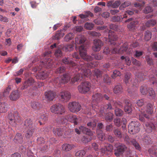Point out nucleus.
<instances>
[{"mask_svg": "<svg viewBox=\"0 0 157 157\" xmlns=\"http://www.w3.org/2000/svg\"><path fill=\"white\" fill-rule=\"evenodd\" d=\"M123 91V88L121 85L115 86L113 89V92L115 94L121 93Z\"/></svg>", "mask_w": 157, "mask_h": 157, "instance_id": "58836bf2", "label": "nucleus"}, {"mask_svg": "<svg viewBox=\"0 0 157 157\" xmlns=\"http://www.w3.org/2000/svg\"><path fill=\"white\" fill-rule=\"evenodd\" d=\"M55 96V93L54 92L52 91H46L44 94L45 98L49 101H52L54 99Z\"/></svg>", "mask_w": 157, "mask_h": 157, "instance_id": "4be33fe9", "label": "nucleus"}, {"mask_svg": "<svg viewBox=\"0 0 157 157\" xmlns=\"http://www.w3.org/2000/svg\"><path fill=\"white\" fill-rule=\"evenodd\" d=\"M48 76V74L47 73V71H45L39 72L36 76V77L37 78L44 80Z\"/></svg>", "mask_w": 157, "mask_h": 157, "instance_id": "473e14b6", "label": "nucleus"}, {"mask_svg": "<svg viewBox=\"0 0 157 157\" xmlns=\"http://www.w3.org/2000/svg\"><path fill=\"white\" fill-rule=\"evenodd\" d=\"M113 132L114 135L119 138H121L122 137V135L121 129L119 128H114L113 129Z\"/></svg>", "mask_w": 157, "mask_h": 157, "instance_id": "e433bc0d", "label": "nucleus"}, {"mask_svg": "<svg viewBox=\"0 0 157 157\" xmlns=\"http://www.w3.org/2000/svg\"><path fill=\"white\" fill-rule=\"evenodd\" d=\"M87 125L90 128H91L92 129H94L96 127V123L94 120H92L91 121L88 122L87 124Z\"/></svg>", "mask_w": 157, "mask_h": 157, "instance_id": "09e8293b", "label": "nucleus"}, {"mask_svg": "<svg viewBox=\"0 0 157 157\" xmlns=\"http://www.w3.org/2000/svg\"><path fill=\"white\" fill-rule=\"evenodd\" d=\"M92 138L89 136H84L81 138V141L83 143L86 144L91 141Z\"/></svg>", "mask_w": 157, "mask_h": 157, "instance_id": "603ef678", "label": "nucleus"}, {"mask_svg": "<svg viewBox=\"0 0 157 157\" xmlns=\"http://www.w3.org/2000/svg\"><path fill=\"white\" fill-rule=\"evenodd\" d=\"M15 140L20 143H22L23 141L22 136L21 133H17L15 137Z\"/></svg>", "mask_w": 157, "mask_h": 157, "instance_id": "3c124183", "label": "nucleus"}, {"mask_svg": "<svg viewBox=\"0 0 157 157\" xmlns=\"http://www.w3.org/2000/svg\"><path fill=\"white\" fill-rule=\"evenodd\" d=\"M86 151L84 150H80L77 151L75 154L76 157H83L86 154Z\"/></svg>", "mask_w": 157, "mask_h": 157, "instance_id": "6e6d98bb", "label": "nucleus"}, {"mask_svg": "<svg viewBox=\"0 0 157 157\" xmlns=\"http://www.w3.org/2000/svg\"><path fill=\"white\" fill-rule=\"evenodd\" d=\"M128 49L127 44H124L121 48L119 46H115L112 50L113 53H122L127 52Z\"/></svg>", "mask_w": 157, "mask_h": 157, "instance_id": "9b49d317", "label": "nucleus"}, {"mask_svg": "<svg viewBox=\"0 0 157 157\" xmlns=\"http://www.w3.org/2000/svg\"><path fill=\"white\" fill-rule=\"evenodd\" d=\"M102 72L99 69H96L94 71V75L97 78H101L102 76Z\"/></svg>", "mask_w": 157, "mask_h": 157, "instance_id": "4d7b16f0", "label": "nucleus"}, {"mask_svg": "<svg viewBox=\"0 0 157 157\" xmlns=\"http://www.w3.org/2000/svg\"><path fill=\"white\" fill-rule=\"evenodd\" d=\"M103 45V42L101 40L99 39L94 40L92 47V49L94 52H99L101 50V47Z\"/></svg>", "mask_w": 157, "mask_h": 157, "instance_id": "f8f14e48", "label": "nucleus"}, {"mask_svg": "<svg viewBox=\"0 0 157 157\" xmlns=\"http://www.w3.org/2000/svg\"><path fill=\"white\" fill-rule=\"evenodd\" d=\"M91 87V84L89 82L85 81L78 86V90L81 93L86 94L90 91Z\"/></svg>", "mask_w": 157, "mask_h": 157, "instance_id": "20e7f679", "label": "nucleus"}, {"mask_svg": "<svg viewBox=\"0 0 157 157\" xmlns=\"http://www.w3.org/2000/svg\"><path fill=\"white\" fill-rule=\"evenodd\" d=\"M70 78L71 77L69 75L66 74L60 77H57L55 78L54 81L55 84H57V83L58 84L65 83L69 81Z\"/></svg>", "mask_w": 157, "mask_h": 157, "instance_id": "1a4fd4ad", "label": "nucleus"}, {"mask_svg": "<svg viewBox=\"0 0 157 157\" xmlns=\"http://www.w3.org/2000/svg\"><path fill=\"white\" fill-rule=\"evenodd\" d=\"M8 105L5 102H0V113H5L7 111Z\"/></svg>", "mask_w": 157, "mask_h": 157, "instance_id": "cd10ccee", "label": "nucleus"}, {"mask_svg": "<svg viewBox=\"0 0 157 157\" xmlns=\"http://www.w3.org/2000/svg\"><path fill=\"white\" fill-rule=\"evenodd\" d=\"M156 23V22L155 20L154 19H150L147 21L145 23V25L146 27H150L151 26H154L155 25Z\"/></svg>", "mask_w": 157, "mask_h": 157, "instance_id": "a19ab883", "label": "nucleus"}, {"mask_svg": "<svg viewBox=\"0 0 157 157\" xmlns=\"http://www.w3.org/2000/svg\"><path fill=\"white\" fill-rule=\"evenodd\" d=\"M42 63L44 66L50 68L52 66L53 62L50 58H48L45 59L44 62L42 61Z\"/></svg>", "mask_w": 157, "mask_h": 157, "instance_id": "c756f323", "label": "nucleus"}, {"mask_svg": "<svg viewBox=\"0 0 157 157\" xmlns=\"http://www.w3.org/2000/svg\"><path fill=\"white\" fill-rule=\"evenodd\" d=\"M123 111L120 109L116 108L115 109V113L117 116H121L123 114Z\"/></svg>", "mask_w": 157, "mask_h": 157, "instance_id": "052dcab7", "label": "nucleus"}, {"mask_svg": "<svg viewBox=\"0 0 157 157\" xmlns=\"http://www.w3.org/2000/svg\"><path fill=\"white\" fill-rule=\"evenodd\" d=\"M54 55L57 58H59V57L62 56L63 53L61 50H60V49H57L55 51L54 53Z\"/></svg>", "mask_w": 157, "mask_h": 157, "instance_id": "680f3d73", "label": "nucleus"}, {"mask_svg": "<svg viewBox=\"0 0 157 157\" xmlns=\"http://www.w3.org/2000/svg\"><path fill=\"white\" fill-rule=\"evenodd\" d=\"M151 37V33L149 30L146 31L144 33V40L146 41H149Z\"/></svg>", "mask_w": 157, "mask_h": 157, "instance_id": "de8ad7c7", "label": "nucleus"}, {"mask_svg": "<svg viewBox=\"0 0 157 157\" xmlns=\"http://www.w3.org/2000/svg\"><path fill=\"white\" fill-rule=\"evenodd\" d=\"M125 106L124 107V110L125 112L129 113L131 112L132 111V105L130 102V101L126 99L124 101Z\"/></svg>", "mask_w": 157, "mask_h": 157, "instance_id": "412c9836", "label": "nucleus"}, {"mask_svg": "<svg viewBox=\"0 0 157 157\" xmlns=\"http://www.w3.org/2000/svg\"><path fill=\"white\" fill-rule=\"evenodd\" d=\"M146 131L148 132H152L153 129H155V127L153 124L152 123H146L145 127Z\"/></svg>", "mask_w": 157, "mask_h": 157, "instance_id": "2f4dec72", "label": "nucleus"}, {"mask_svg": "<svg viewBox=\"0 0 157 157\" xmlns=\"http://www.w3.org/2000/svg\"><path fill=\"white\" fill-rule=\"evenodd\" d=\"M143 141L144 144L146 145L150 144L152 142L151 138L148 136H144L143 138Z\"/></svg>", "mask_w": 157, "mask_h": 157, "instance_id": "49530a36", "label": "nucleus"}, {"mask_svg": "<svg viewBox=\"0 0 157 157\" xmlns=\"http://www.w3.org/2000/svg\"><path fill=\"white\" fill-rule=\"evenodd\" d=\"M8 118L10 120V124L13 126H15L17 123L20 122L21 120V118L17 111H15L13 113H9Z\"/></svg>", "mask_w": 157, "mask_h": 157, "instance_id": "7ed1b4c3", "label": "nucleus"}, {"mask_svg": "<svg viewBox=\"0 0 157 157\" xmlns=\"http://www.w3.org/2000/svg\"><path fill=\"white\" fill-rule=\"evenodd\" d=\"M117 36L115 35V34L114 31L109 30V41H116L117 39Z\"/></svg>", "mask_w": 157, "mask_h": 157, "instance_id": "72a5a7b5", "label": "nucleus"}, {"mask_svg": "<svg viewBox=\"0 0 157 157\" xmlns=\"http://www.w3.org/2000/svg\"><path fill=\"white\" fill-rule=\"evenodd\" d=\"M148 95L149 96V98L151 99H155L156 97L155 94L152 88H149L148 90Z\"/></svg>", "mask_w": 157, "mask_h": 157, "instance_id": "4c0bfd02", "label": "nucleus"}, {"mask_svg": "<svg viewBox=\"0 0 157 157\" xmlns=\"http://www.w3.org/2000/svg\"><path fill=\"white\" fill-rule=\"evenodd\" d=\"M66 68L63 67H59L56 70L55 72L56 73H62L65 72Z\"/></svg>", "mask_w": 157, "mask_h": 157, "instance_id": "0e129e2a", "label": "nucleus"}, {"mask_svg": "<svg viewBox=\"0 0 157 157\" xmlns=\"http://www.w3.org/2000/svg\"><path fill=\"white\" fill-rule=\"evenodd\" d=\"M79 129L83 133L88 135L90 136H93V132H91L90 129H88L86 127L80 126L79 127Z\"/></svg>", "mask_w": 157, "mask_h": 157, "instance_id": "b1692460", "label": "nucleus"}, {"mask_svg": "<svg viewBox=\"0 0 157 157\" xmlns=\"http://www.w3.org/2000/svg\"><path fill=\"white\" fill-rule=\"evenodd\" d=\"M62 62L65 64H69L71 66H74L76 65V64L74 63L69 58H66L65 57L62 59Z\"/></svg>", "mask_w": 157, "mask_h": 157, "instance_id": "f704fd0d", "label": "nucleus"}, {"mask_svg": "<svg viewBox=\"0 0 157 157\" xmlns=\"http://www.w3.org/2000/svg\"><path fill=\"white\" fill-rule=\"evenodd\" d=\"M64 33L62 32V31H58L56 32V33L54 36V39H56L57 40H59L61 38L63 37Z\"/></svg>", "mask_w": 157, "mask_h": 157, "instance_id": "c03bdc74", "label": "nucleus"}, {"mask_svg": "<svg viewBox=\"0 0 157 157\" xmlns=\"http://www.w3.org/2000/svg\"><path fill=\"white\" fill-rule=\"evenodd\" d=\"M73 49V45L69 44L65 45L63 48V50L64 51L67 52L68 51H71Z\"/></svg>", "mask_w": 157, "mask_h": 157, "instance_id": "8fccbe9b", "label": "nucleus"}, {"mask_svg": "<svg viewBox=\"0 0 157 157\" xmlns=\"http://www.w3.org/2000/svg\"><path fill=\"white\" fill-rule=\"evenodd\" d=\"M75 147V145L73 144H65L62 145V149L64 151H68L71 150V149L74 148Z\"/></svg>", "mask_w": 157, "mask_h": 157, "instance_id": "c85d7f7f", "label": "nucleus"}, {"mask_svg": "<svg viewBox=\"0 0 157 157\" xmlns=\"http://www.w3.org/2000/svg\"><path fill=\"white\" fill-rule=\"evenodd\" d=\"M131 21L129 23V24L127 25V27L129 31H133L136 28V25L138 24V21L136 20H133V19L132 18H129L127 20H125V22H127Z\"/></svg>", "mask_w": 157, "mask_h": 157, "instance_id": "4468645a", "label": "nucleus"}, {"mask_svg": "<svg viewBox=\"0 0 157 157\" xmlns=\"http://www.w3.org/2000/svg\"><path fill=\"white\" fill-rule=\"evenodd\" d=\"M103 99V97L101 93H96L93 95V101L96 102H98L101 101Z\"/></svg>", "mask_w": 157, "mask_h": 157, "instance_id": "7c9ffc66", "label": "nucleus"}, {"mask_svg": "<svg viewBox=\"0 0 157 157\" xmlns=\"http://www.w3.org/2000/svg\"><path fill=\"white\" fill-rule=\"evenodd\" d=\"M74 37V33H69L65 35L64 37V41H68L70 40H72Z\"/></svg>", "mask_w": 157, "mask_h": 157, "instance_id": "79ce46f5", "label": "nucleus"}, {"mask_svg": "<svg viewBox=\"0 0 157 157\" xmlns=\"http://www.w3.org/2000/svg\"><path fill=\"white\" fill-rule=\"evenodd\" d=\"M153 106L151 103L147 104L145 108V110L146 112L148 114H151L153 112Z\"/></svg>", "mask_w": 157, "mask_h": 157, "instance_id": "37998d69", "label": "nucleus"}, {"mask_svg": "<svg viewBox=\"0 0 157 157\" xmlns=\"http://www.w3.org/2000/svg\"><path fill=\"white\" fill-rule=\"evenodd\" d=\"M137 118L139 120L142 122H144L145 119H149V115L145 113L144 111L143 110L141 111L139 110L137 111L136 113Z\"/></svg>", "mask_w": 157, "mask_h": 157, "instance_id": "2eb2a0df", "label": "nucleus"}, {"mask_svg": "<svg viewBox=\"0 0 157 157\" xmlns=\"http://www.w3.org/2000/svg\"><path fill=\"white\" fill-rule=\"evenodd\" d=\"M147 91L146 86H141L140 87V92L142 94H147Z\"/></svg>", "mask_w": 157, "mask_h": 157, "instance_id": "774afa93", "label": "nucleus"}, {"mask_svg": "<svg viewBox=\"0 0 157 157\" xmlns=\"http://www.w3.org/2000/svg\"><path fill=\"white\" fill-rule=\"evenodd\" d=\"M66 120L71 122L73 123L74 124H77L80 123L81 119L80 117H77L76 115L72 114L68 115L66 116L65 117Z\"/></svg>", "mask_w": 157, "mask_h": 157, "instance_id": "ddd939ff", "label": "nucleus"}, {"mask_svg": "<svg viewBox=\"0 0 157 157\" xmlns=\"http://www.w3.org/2000/svg\"><path fill=\"white\" fill-rule=\"evenodd\" d=\"M97 137L101 141H103L105 139V133L101 131L98 132Z\"/></svg>", "mask_w": 157, "mask_h": 157, "instance_id": "5fc2aeb1", "label": "nucleus"}, {"mask_svg": "<svg viewBox=\"0 0 157 157\" xmlns=\"http://www.w3.org/2000/svg\"><path fill=\"white\" fill-rule=\"evenodd\" d=\"M113 114L112 113L109 112L106 113L105 115V118L107 121H112L113 118Z\"/></svg>", "mask_w": 157, "mask_h": 157, "instance_id": "ea45409f", "label": "nucleus"}, {"mask_svg": "<svg viewBox=\"0 0 157 157\" xmlns=\"http://www.w3.org/2000/svg\"><path fill=\"white\" fill-rule=\"evenodd\" d=\"M37 142L40 144H43V145L42 147H41L42 150L45 151L48 149V145L44 144V138L42 137H40L37 139Z\"/></svg>", "mask_w": 157, "mask_h": 157, "instance_id": "a878e982", "label": "nucleus"}, {"mask_svg": "<svg viewBox=\"0 0 157 157\" xmlns=\"http://www.w3.org/2000/svg\"><path fill=\"white\" fill-rule=\"evenodd\" d=\"M110 102L106 105H96V106H94L93 105L92 107L94 111L96 112L97 113H98L100 116H103L107 110L109 111V110L112 109V105H113V106H116L118 104L117 102L113 100H111L110 99Z\"/></svg>", "mask_w": 157, "mask_h": 157, "instance_id": "f03ea898", "label": "nucleus"}, {"mask_svg": "<svg viewBox=\"0 0 157 157\" xmlns=\"http://www.w3.org/2000/svg\"><path fill=\"white\" fill-rule=\"evenodd\" d=\"M150 80L152 84L156 85L157 84V82L156 81V79L155 77V76L154 75H150L149 76Z\"/></svg>", "mask_w": 157, "mask_h": 157, "instance_id": "69168bd1", "label": "nucleus"}, {"mask_svg": "<svg viewBox=\"0 0 157 157\" xmlns=\"http://www.w3.org/2000/svg\"><path fill=\"white\" fill-rule=\"evenodd\" d=\"M120 4V1H116L114 2L109 1L107 3V6H111L112 7L116 8L118 7Z\"/></svg>", "mask_w": 157, "mask_h": 157, "instance_id": "c9c22d12", "label": "nucleus"}, {"mask_svg": "<svg viewBox=\"0 0 157 157\" xmlns=\"http://www.w3.org/2000/svg\"><path fill=\"white\" fill-rule=\"evenodd\" d=\"M116 146H117V149L115 151L114 154L117 156L122 155L125 149H127L126 146L123 144L118 143L116 144Z\"/></svg>", "mask_w": 157, "mask_h": 157, "instance_id": "9d476101", "label": "nucleus"}, {"mask_svg": "<svg viewBox=\"0 0 157 157\" xmlns=\"http://www.w3.org/2000/svg\"><path fill=\"white\" fill-rule=\"evenodd\" d=\"M86 39L84 36L82 35H78L75 39V44H83L85 42Z\"/></svg>", "mask_w": 157, "mask_h": 157, "instance_id": "aec40b11", "label": "nucleus"}, {"mask_svg": "<svg viewBox=\"0 0 157 157\" xmlns=\"http://www.w3.org/2000/svg\"><path fill=\"white\" fill-rule=\"evenodd\" d=\"M65 128V127H57L54 128L53 130V133L56 136H62L64 133Z\"/></svg>", "mask_w": 157, "mask_h": 157, "instance_id": "a211bd4d", "label": "nucleus"}, {"mask_svg": "<svg viewBox=\"0 0 157 157\" xmlns=\"http://www.w3.org/2000/svg\"><path fill=\"white\" fill-rule=\"evenodd\" d=\"M113 149V146L109 144L101 149V152L102 155H108L111 154Z\"/></svg>", "mask_w": 157, "mask_h": 157, "instance_id": "f3484780", "label": "nucleus"}, {"mask_svg": "<svg viewBox=\"0 0 157 157\" xmlns=\"http://www.w3.org/2000/svg\"><path fill=\"white\" fill-rule=\"evenodd\" d=\"M127 16L126 14L124 15L123 17H120L119 16H114L112 18V20L113 22L117 21H121L123 19V18H126Z\"/></svg>", "mask_w": 157, "mask_h": 157, "instance_id": "864d4df0", "label": "nucleus"}, {"mask_svg": "<svg viewBox=\"0 0 157 157\" xmlns=\"http://www.w3.org/2000/svg\"><path fill=\"white\" fill-rule=\"evenodd\" d=\"M140 124L138 121H131L128 125V131L130 133L133 134L139 132Z\"/></svg>", "mask_w": 157, "mask_h": 157, "instance_id": "39448f33", "label": "nucleus"}, {"mask_svg": "<svg viewBox=\"0 0 157 157\" xmlns=\"http://www.w3.org/2000/svg\"><path fill=\"white\" fill-rule=\"evenodd\" d=\"M31 107L34 110H39L42 107L41 103L36 101H32L30 103Z\"/></svg>", "mask_w": 157, "mask_h": 157, "instance_id": "5701e85b", "label": "nucleus"}, {"mask_svg": "<svg viewBox=\"0 0 157 157\" xmlns=\"http://www.w3.org/2000/svg\"><path fill=\"white\" fill-rule=\"evenodd\" d=\"M131 78V73L130 72H127L124 76V82L126 84H127L129 83Z\"/></svg>", "mask_w": 157, "mask_h": 157, "instance_id": "13d9d810", "label": "nucleus"}, {"mask_svg": "<svg viewBox=\"0 0 157 157\" xmlns=\"http://www.w3.org/2000/svg\"><path fill=\"white\" fill-rule=\"evenodd\" d=\"M121 74L120 71L117 70H115L113 72V74L112 75V78H115L118 76H120Z\"/></svg>", "mask_w": 157, "mask_h": 157, "instance_id": "338daca9", "label": "nucleus"}, {"mask_svg": "<svg viewBox=\"0 0 157 157\" xmlns=\"http://www.w3.org/2000/svg\"><path fill=\"white\" fill-rule=\"evenodd\" d=\"M80 56L78 52H74L72 55L73 58L78 61L77 65L78 66V69L79 72L78 74L71 79V81L74 83L76 82L79 81L85 77H88L91 75V72L89 69L93 67V64L91 62L93 59V57L87 55V51L83 45H80L78 48Z\"/></svg>", "mask_w": 157, "mask_h": 157, "instance_id": "f257e3e1", "label": "nucleus"}, {"mask_svg": "<svg viewBox=\"0 0 157 157\" xmlns=\"http://www.w3.org/2000/svg\"><path fill=\"white\" fill-rule=\"evenodd\" d=\"M103 81L104 82L107 83V84H110L111 82V79L107 74H105L103 76Z\"/></svg>", "mask_w": 157, "mask_h": 157, "instance_id": "bf43d9fd", "label": "nucleus"}, {"mask_svg": "<svg viewBox=\"0 0 157 157\" xmlns=\"http://www.w3.org/2000/svg\"><path fill=\"white\" fill-rule=\"evenodd\" d=\"M132 144L133 145L136 149L138 150H140L141 147L140 145L139 144L138 142H137L134 139H132V140L131 145Z\"/></svg>", "mask_w": 157, "mask_h": 157, "instance_id": "a18cd8bd", "label": "nucleus"}, {"mask_svg": "<svg viewBox=\"0 0 157 157\" xmlns=\"http://www.w3.org/2000/svg\"><path fill=\"white\" fill-rule=\"evenodd\" d=\"M9 97L12 101H16L20 97V92L18 90H13L10 93Z\"/></svg>", "mask_w": 157, "mask_h": 157, "instance_id": "6ab92c4d", "label": "nucleus"}, {"mask_svg": "<svg viewBox=\"0 0 157 157\" xmlns=\"http://www.w3.org/2000/svg\"><path fill=\"white\" fill-rule=\"evenodd\" d=\"M24 125L25 128H33L35 127L30 119H26L25 121Z\"/></svg>", "mask_w": 157, "mask_h": 157, "instance_id": "bb28decb", "label": "nucleus"}, {"mask_svg": "<svg viewBox=\"0 0 157 157\" xmlns=\"http://www.w3.org/2000/svg\"><path fill=\"white\" fill-rule=\"evenodd\" d=\"M94 25L92 23L87 22L85 25V27L86 29L92 30L94 27Z\"/></svg>", "mask_w": 157, "mask_h": 157, "instance_id": "e2e57ef3", "label": "nucleus"}, {"mask_svg": "<svg viewBox=\"0 0 157 157\" xmlns=\"http://www.w3.org/2000/svg\"><path fill=\"white\" fill-rule=\"evenodd\" d=\"M35 82V80L32 78H29L27 80H25L22 84L21 87V90H24L28 88L29 86L33 85Z\"/></svg>", "mask_w": 157, "mask_h": 157, "instance_id": "dca6fc26", "label": "nucleus"}, {"mask_svg": "<svg viewBox=\"0 0 157 157\" xmlns=\"http://www.w3.org/2000/svg\"><path fill=\"white\" fill-rule=\"evenodd\" d=\"M50 110L51 112L55 114H62L65 112V108L60 104H56L51 106Z\"/></svg>", "mask_w": 157, "mask_h": 157, "instance_id": "423d86ee", "label": "nucleus"}, {"mask_svg": "<svg viewBox=\"0 0 157 157\" xmlns=\"http://www.w3.org/2000/svg\"><path fill=\"white\" fill-rule=\"evenodd\" d=\"M25 136L27 138H30L32 137L34 132V128L25 129Z\"/></svg>", "mask_w": 157, "mask_h": 157, "instance_id": "393cba45", "label": "nucleus"}, {"mask_svg": "<svg viewBox=\"0 0 157 157\" xmlns=\"http://www.w3.org/2000/svg\"><path fill=\"white\" fill-rule=\"evenodd\" d=\"M71 97L70 93L67 91H61L58 94L59 100L63 102H67L69 101Z\"/></svg>", "mask_w": 157, "mask_h": 157, "instance_id": "6e6552de", "label": "nucleus"}, {"mask_svg": "<svg viewBox=\"0 0 157 157\" xmlns=\"http://www.w3.org/2000/svg\"><path fill=\"white\" fill-rule=\"evenodd\" d=\"M68 108L72 112L76 113L80 111L81 106L78 102L73 101L69 103Z\"/></svg>", "mask_w": 157, "mask_h": 157, "instance_id": "0eeeda50", "label": "nucleus"}]
</instances>
